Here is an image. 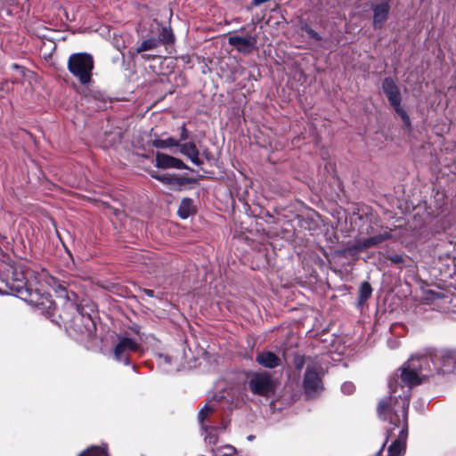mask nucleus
Listing matches in <instances>:
<instances>
[{
  "label": "nucleus",
  "instance_id": "21",
  "mask_svg": "<svg viewBox=\"0 0 456 456\" xmlns=\"http://www.w3.org/2000/svg\"><path fill=\"white\" fill-rule=\"evenodd\" d=\"M20 281H24L25 288H28V287L27 278L25 277V275L23 273H18L17 272H15V273H13L12 281H11V283L9 285L10 289L16 292L15 286H17L18 284H20L21 283Z\"/></svg>",
  "mask_w": 456,
  "mask_h": 456
},
{
  "label": "nucleus",
  "instance_id": "22",
  "mask_svg": "<svg viewBox=\"0 0 456 456\" xmlns=\"http://www.w3.org/2000/svg\"><path fill=\"white\" fill-rule=\"evenodd\" d=\"M213 411H214L213 406H211L210 404L205 405L204 408H202L199 413L200 421L202 423L204 421L205 418Z\"/></svg>",
  "mask_w": 456,
  "mask_h": 456
},
{
  "label": "nucleus",
  "instance_id": "5",
  "mask_svg": "<svg viewBox=\"0 0 456 456\" xmlns=\"http://www.w3.org/2000/svg\"><path fill=\"white\" fill-rule=\"evenodd\" d=\"M382 90L396 114L401 118L404 125L410 127L411 119L401 105L402 96L397 85L391 77H386L382 83Z\"/></svg>",
  "mask_w": 456,
  "mask_h": 456
},
{
  "label": "nucleus",
  "instance_id": "20",
  "mask_svg": "<svg viewBox=\"0 0 456 456\" xmlns=\"http://www.w3.org/2000/svg\"><path fill=\"white\" fill-rule=\"evenodd\" d=\"M371 287L369 282L364 281L360 287V303H363L368 300L371 296Z\"/></svg>",
  "mask_w": 456,
  "mask_h": 456
},
{
  "label": "nucleus",
  "instance_id": "3",
  "mask_svg": "<svg viewBox=\"0 0 456 456\" xmlns=\"http://www.w3.org/2000/svg\"><path fill=\"white\" fill-rule=\"evenodd\" d=\"M68 69L81 84H88L94 69L93 57L86 53H73L69 58Z\"/></svg>",
  "mask_w": 456,
  "mask_h": 456
},
{
  "label": "nucleus",
  "instance_id": "19",
  "mask_svg": "<svg viewBox=\"0 0 456 456\" xmlns=\"http://www.w3.org/2000/svg\"><path fill=\"white\" fill-rule=\"evenodd\" d=\"M79 456H108L107 448L92 446L86 451L83 452Z\"/></svg>",
  "mask_w": 456,
  "mask_h": 456
},
{
  "label": "nucleus",
  "instance_id": "29",
  "mask_svg": "<svg viewBox=\"0 0 456 456\" xmlns=\"http://www.w3.org/2000/svg\"><path fill=\"white\" fill-rule=\"evenodd\" d=\"M143 291L149 297H153L154 296V292L151 289H144Z\"/></svg>",
  "mask_w": 456,
  "mask_h": 456
},
{
  "label": "nucleus",
  "instance_id": "16",
  "mask_svg": "<svg viewBox=\"0 0 456 456\" xmlns=\"http://www.w3.org/2000/svg\"><path fill=\"white\" fill-rule=\"evenodd\" d=\"M178 145V141L174 139L173 137H168L167 139H155L152 141V146L158 149H167L175 147Z\"/></svg>",
  "mask_w": 456,
  "mask_h": 456
},
{
  "label": "nucleus",
  "instance_id": "14",
  "mask_svg": "<svg viewBox=\"0 0 456 456\" xmlns=\"http://www.w3.org/2000/svg\"><path fill=\"white\" fill-rule=\"evenodd\" d=\"M180 152L186 156L194 165L200 166L202 161L200 160L199 155L200 151L197 149L195 143L193 142H185L183 144H179Z\"/></svg>",
  "mask_w": 456,
  "mask_h": 456
},
{
  "label": "nucleus",
  "instance_id": "13",
  "mask_svg": "<svg viewBox=\"0 0 456 456\" xmlns=\"http://www.w3.org/2000/svg\"><path fill=\"white\" fill-rule=\"evenodd\" d=\"M256 361L265 368L273 369L281 365V359L271 351H263L257 354Z\"/></svg>",
  "mask_w": 456,
  "mask_h": 456
},
{
  "label": "nucleus",
  "instance_id": "6",
  "mask_svg": "<svg viewBox=\"0 0 456 456\" xmlns=\"http://www.w3.org/2000/svg\"><path fill=\"white\" fill-rule=\"evenodd\" d=\"M250 391L258 395L270 396L274 392V382L270 374L254 373L248 381Z\"/></svg>",
  "mask_w": 456,
  "mask_h": 456
},
{
  "label": "nucleus",
  "instance_id": "24",
  "mask_svg": "<svg viewBox=\"0 0 456 456\" xmlns=\"http://www.w3.org/2000/svg\"><path fill=\"white\" fill-rule=\"evenodd\" d=\"M159 364H161L164 368V370L165 371H170L171 370L169 368H165L164 365H168L171 363V358L167 355H163V354H159Z\"/></svg>",
  "mask_w": 456,
  "mask_h": 456
},
{
  "label": "nucleus",
  "instance_id": "12",
  "mask_svg": "<svg viewBox=\"0 0 456 456\" xmlns=\"http://www.w3.org/2000/svg\"><path fill=\"white\" fill-rule=\"evenodd\" d=\"M389 9V4L387 1L372 6L373 27L375 28H380L382 27L388 17Z\"/></svg>",
  "mask_w": 456,
  "mask_h": 456
},
{
  "label": "nucleus",
  "instance_id": "17",
  "mask_svg": "<svg viewBox=\"0 0 456 456\" xmlns=\"http://www.w3.org/2000/svg\"><path fill=\"white\" fill-rule=\"evenodd\" d=\"M152 177L168 185L180 186L184 183V179L178 176L153 175Z\"/></svg>",
  "mask_w": 456,
  "mask_h": 456
},
{
  "label": "nucleus",
  "instance_id": "28",
  "mask_svg": "<svg viewBox=\"0 0 456 456\" xmlns=\"http://www.w3.org/2000/svg\"><path fill=\"white\" fill-rule=\"evenodd\" d=\"M187 138H188L187 129L185 128V126H183L182 128H181V138H180V140L181 141H184Z\"/></svg>",
  "mask_w": 456,
  "mask_h": 456
},
{
  "label": "nucleus",
  "instance_id": "1",
  "mask_svg": "<svg viewBox=\"0 0 456 456\" xmlns=\"http://www.w3.org/2000/svg\"><path fill=\"white\" fill-rule=\"evenodd\" d=\"M437 358L438 355L433 354L414 355L403 365L400 379L407 388L405 389L399 383L397 376L389 379L388 387L391 395L387 401H381L379 403L378 413L380 418L387 419V417L392 416L396 419V414L400 415L399 406L403 399L407 400V408L409 407L411 388L420 384L435 370H439L436 363Z\"/></svg>",
  "mask_w": 456,
  "mask_h": 456
},
{
  "label": "nucleus",
  "instance_id": "25",
  "mask_svg": "<svg viewBox=\"0 0 456 456\" xmlns=\"http://www.w3.org/2000/svg\"><path fill=\"white\" fill-rule=\"evenodd\" d=\"M341 390L346 395H351L354 391V385L351 382H345L341 387Z\"/></svg>",
  "mask_w": 456,
  "mask_h": 456
},
{
  "label": "nucleus",
  "instance_id": "7",
  "mask_svg": "<svg viewBox=\"0 0 456 456\" xmlns=\"http://www.w3.org/2000/svg\"><path fill=\"white\" fill-rule=\"evenodd\" d=\"M140 349V341L126 336H120L118 337V341L114 348V356L117 361L124 362L126 365H129L130 353L137 352Z\"/></svg>",
  "mask_w": 456,
  "mask_h": 456
},
{
  "label": "nucleus",
  "instance_id": "9",
  "mask_svg": "<svg viewBox=\"0 0 456 456\" xmlns=\"http://www.w3.org/2000/svg\"><path fill=\"white\" fill-rule=\"evenodd\" d=\"M304 388L307 396L315 395L322 388V382L315 367L307 366L305 379Z\"/></svg>",
  "mask_w": 456,
  "mask_h": 456
},
{
  "label": "nucleus",
  "instance_id": "11",
  "mask_svg": "<svg viewBox=\"0 0 456 456\" xmlns=\"http://www.w3.org/2000/svg\"><path fill=\"white\" fill-rule=\"evenodd\" d=\"M156 167L159 168H188L181 159L160 152L156 154Z\"/></svg>",
  "mask_w": 456,
  "mask_h": 456
},
{
  "label": "nucleus",
  "instance_id": "15",
  "mask_svg": "<svg viewBox=\"0 0 456 456\" xmlns=\"http://www.w3.org/2000/svg\"><path fill=\"white\" fill-rule=\"evenodd\" d=\"M194 212L193 201L189 198L182 200L178 208V215L181 218L186 219Z\"/></svg>",
  "mask_w": 456,
  "mask_h": 456
},
{
  "label": "nucleus",
  "instance_id": "4",
  "mask_svg": "<svg viewBox=\"0 0 456 456\" xmlns=\"http://www.w3.org/2000/svg\"><path fill=\"white\" fill-rule=\"evenodd\" d=\"M20 281V284L15 286L18 297L33 305L42 312L49 314L53 305L51 296L48 293H41L37 289L33 291L29 288H25L24 281Z\"/></svg>",
  "mask_w": 456,
  "mask_h": 456
},
{
  "label": "nucleus",
  "instance_id": "23",
  "mask_svg": "<svg viewBox=\"0 0 456 456\" xmlns=\"http://www.w3.org/2000/svg\"><path fill=\"white\" fill-rule=\"evenodd\" d=\"M224 455H227V456H231L235 452L234 447L230 446V445H225L224 447ZM213 451H214V453L216 456H223V454H220L219 449H217L216 451H215V450H213Z\"/></svg>",
  "mask_w": 456,
  "mask_h": 456
},
{
  "label": "nucleus",
  "instance_id": "27",
  "mask_svg": "<svg viewBox=\"0 0 456 456\" xmlns=\"http://www.w3.org/2000/svg\"><path fill=\"white\" fill-rule=\"evenodd\" d=\"M388 259L395 264H401L403 262V257L401 255H393L388 256Z\"/></svg>",
  "mask_w": 456,
  "mask_h": 456
},
{
  "label": "nucleus",
  "instance_id": "10",
  "mask_svg": "<svg viewBox=\"0 0 456 456\" xmlns=\"http://www.w3.org/2000/svg\"><path fill=\"white\" fill-rule=\"evenodd\" d=\"M256 42L257 39L255 36L241 37L235 35L228 38V43L242 53H251L256 48Z\"/></svg>",
  "mask_w": 456,
  "mask_h": 456
},
{
  "label": "nucleus",
  "instance_id": "30",
  "mask_svg": "<svg viewBox=\"0 0 456 456\" xmlns=\"http://www.w3.org/2000/svg\"><path fill=\"white\" fill-rule=\"evenodd\" d=\"M267 1H268V0H253L254 4H256V5H259V4H263V3H265V2H267Z\"/></svg>",
  "mask_w": 456,
  "mask_h": 456
},
{
  "label": "nucleus",
  "instance_id": "8",
  "mask_svg": "<svg viewBox=\"0 0 456 456\" xmlns=\"http://www.w3.org/2000/svg\"><path fill=\"white\" fill-rule=\"evenodd\" d=\"M390 237V233L385 232L364 240H357L355 243L349 245L343 249L341 254L344 256H354L364 249L375 247L386 241Z\"/></svg>",
  "mask_w": 456,
  "mask_h": 456
},
{
  "label": "nucleus",
  "instance_id": "18",
  "mask_svg": "<svg viewBox=\"0 0 456 456\" xmlns=\"http://www.w3.org/2000/svg\"><path fill=\"white\" fill-rule=\"evenodd\" d=\"M159 41L154 37L148 38L142 42V44L136 48V52L142 53L148 50H152L159 45Z\"/></svg>",
  "mask_w": 456,
  "mask_h": 456
},
{
  "label": "nucleus",
  "instance_id": "26",
  "mask_svg": "<svg viewBox=\"0 0 456 456\" xmlns=\"http://www.w3.org/2000/svg\"><path fill=\"white\" fill-rule=\"evenodd\" d=\"M305 31H306L307 35L310 37L314 38V40L320 41L322 39L321 36L316 31H314L313 28H306Z\"/></svg>",
  "mask_w": 456,
  "mask_h": 456
},
{
  "label": "nucleus",
  "instance_id": "2",
  "mask_svg": "<svg viewBox=\"0 0 456 456\" xmlns=\"http://www.w3.org/2000/svg\"><path fill=\"white\" fill-rule=\"evenodd\" d=\"M399 414L396 419L394 417H387L391 427L387 428L386 443L394 439L388 447V456H402L405 452L407 439V400L403 399L399 406Z\"/></svg>",
  "mask_w": 456,
  "mask_h": 456
}]
</instances>
